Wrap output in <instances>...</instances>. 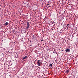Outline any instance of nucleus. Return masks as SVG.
Masks as SVG:
<instances>
[{"instance_id": "2", "label": "nucleus", "mask_w": 78, "mask_h": 78, "mask_svg": "<svg viewBox=\"0 0 78 78\" xmlns=\"http://www.w3.org/2000/svg\"><path fill=\"white\" fill-rule=\"evenodd\" d=\"M27 27H26V29H28L29 27H30V23L29 22H27Z\"/></svg>"}, {"instance_id": "8", "label": "nucleus", "mask_w": 78, "mask_h": 78, "mask_svg": "<svg viewBox=\"0 0 78 78\" xmlns=\"http://www.w3.org/2000/svg\"><path fill=\"white\" fill-rule=\"evenodd\" d=\"M70 24H66L67 26H69V25Z\"/></svg>"}, {"instance_id": "1", "label": "nucleus", "mask_w": 78, "mask_h": 78, "mask_svg": "<svg viewBox=\"0 0 78 78\" xmlns=\"http://www.w3.org/2000/svg\"><path fill=\"white\" fill-rule=\"evenodd\" d=\"M37 66H40L41 65V64H42V62H41V60H39L37 61Z\"/></svg>"}, {"instance_id": "14", "label": "nucleus", "mask_w": 78, "mask_h": 78, "mask_svg": "<svg viewBox=\"0 0 78 78\" xmlns=\"http://www.w3.org/2000/svg\"><path fill=\"white\" fill-rule=\"evenodd\" d=\"M12 50V49H11V50Z\"/></svg>"}, {"instance_id": "9", "label": "nucleus", "mask_w": 78, "mask_h": 78, "mask_svg": "<svg viewBox=\"0 0 78 78\" xmlns=\"http://www.w3.org/2000/svg\"><path fill=\"white\" fill-rule=\"evenodd\" d=\"M41 41H44V40H41Z\"/></svg>"}, {"instance_id": "7", "label": "nucleus", "mask_w": 78, "mask_h": 78, "mask_svg": "<svg viewBox=\"0 0 78 78\" xmlns=\"http://www.w3.org/2000/svg\"><path fill=\"white\" fill-rule=\"evenodd\" d=\"M49 66H51V67H52V66H53V65H52V64H50V65H49Z\"/></svg>"}, {"instance_id": "10", "label": "nucleus", "mask_w": 78, "mask_h": 78, "mask_svg": "<svg viewBox=\"0 0 78 78\" xmlns=\"http://www.w3.org/2000/svg\"><path fill=\"white\" fill-rule=\"evenodd\" d=\"M47 5H50V4H47Z\"/></svg>"}, {"instance_id": "6", "label": "nucleus", "mask_w": 78, "mask_h": 78, "mask_svg": "<svg viewBox=\"0 0 78 78\" xmlns=\"http://www.w3.org/2000/svg\"><path fill=\"white\" fill-rule=\"evenodd\" d=\"M8 22H6V23H5V25H6V26H7V25H8Z\"/></svg>"}, {"instance_id": "3", "label": "nucleus", "mask_w": 78, "mask_h": 78, "mask_svg": "<svg viewBox=\"0 0 78 78\" xmlns=\"http://www.w3.org/2000/svg\"><path fill=\"white\" fill-rule=\"evenodd\" d=\"M65 51L66 52H70V50L69 49H67L65 50Z\"/></svg>"}, {"instance_id": "11", "label": "nucleus", "mask_w": 78, "mask_h": 78, "mask_svg": "<svg viewBox=\"0 0 78 78\" xmlns=\"http://www.w3.org/2000/svg\"><path fill=\"white\" fill-rule=\"evenodd\" d=\"M14 32H15V31H13V33H14Z\"/></svg>"}, {"instance_id": "13", "label": "nucleus", "mask_w": 78, "mask_h": 78, "mask_svg": "<svg viewBox=\"0 0 78 78\" xmlns=\"http://www.w3.org/2000/svg\"><path fill=\"white\" fill-rule=\"evenodd\" d=\"M28 4H27V6H28Z\"/></svg>"}, {"instance_id": "12", "label": "nucleus", "mask_w": 78, "mask_h": 78, "mask_svg": "<svg viewBox=\"0 0 78 78\" xmlns=\"http://www.w3.org/2000/svg\"><path fill=\"white\" fill-rule=\"evenodd\" d=\"M35 37V36H33V37Z\"/></svg>"}, {"instance_id": "4", "label": "nucleus", "mask_w": 78, "mask_h": 78, "mask_svg": "<svg viewBox=\"0 0 78 78\" xmlns=\"http://www.w3.org/2000/svg\"><path fill=\"white\" fill-rule=\"evenodd\" d=\"M27 58V56H25V57H24L23 59V60H24V59H26Z\"/></svg>"}, {"instance_id": "5", "label": "nucleus", "mask_w": 78, "mask_h": 78, "mask_svg": "<svg viewBox=\"0 0 78 78\" xmlns=\"http://www.w3.org/2000/svg\"><path fill=\"white\" fill-rule=\"evenodd\" d=\"M69 72V70L68 69L66 71V73H68V72Z\"/></svg>"}]
</instances>
